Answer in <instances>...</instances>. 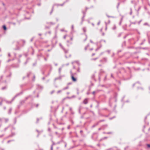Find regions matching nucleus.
<instances>
[{
  "mask_svg": "<svg viewBox=\"0 0 150 150\" xmlns=\"http://www.w3.org/2000/svg\"><path fill=\"white\" fill-rule=\"evenodd\" d=\"M20 93H18V94H16L13 98L10 101H7V100H5V101L7 103H8V104H11V103L15 99V98L17 96H18L19 95H20Z\"/></svg>",
  "mask_w": 150,
  "mask_h": 150,
  "instance_id": "nucleus-1",
  "label": "nucleus"
},
{
  "mask_svg": "<svg viewBox=\"0 0 150 150\" xmlns=\"http://www.w3.org/2000/svg\"><path fill=\"white\" fill-rule=\"evenodd\" d=\"M70 74L71 76V79L72 81L74 82H76L77 81V79L74 76V74L72 73L71 71H70Z\"/></svg>",
  "mask_w": 150,
  "mask_h": 150,
  "instance_id": "nucleus-2",
  "label": "nucleus"
},
{
  "mask_svg": "<svg viewBox=\"0 0 150 150\" xmlns=\"http://www.w3.org/2000/svg\"><path fill=\"white\" fill-rule=\"evenodd\" d=\"M11 67L13 68H18L19 67V64H12L11 65Z\"/></svg>",
  "mask_w": 150,
  "mask_h": 150,
  "instance_id": "nucleus-3",
  "label": "nucleus"
},
{
  "mask_svg": "<svg viewBox=\"0 0 150 150\" xmlns=\"http://www.w3.org/2000/svg\"><path fill=\"white\" fill-rule=\"evenodd\" d=\"M88 103V99L86 98L83 101V103L85 104H87Z\"/></svg>",
  "mask_w": 150,
  "mask_h": 150,
  "instance_id": "nucleus-4",
  "label": "nucleus"
},
{
  "mask_svg": "<svg viewBox=\"0 0 150 150\" xmlns=\"http://www.w3.org/2000/svg\"><path fill=\"white\" fill-rule=\"evenodd\" d=\"M15 133L14 132H11V134L8 136V137H12L15 135Z\"/></svg>",
  "mask_w": 150,
  "mask_h": 150,
  "instance_id": "nucleus-5",
  "label": "nucleus"
},
{
  "mask_svg": "<svg viewBox=\"0 0 150 150\" xmlns=\"http://www.w3.org/2000/svg\"><path fill=\"white\" fill-rule=\"evenodd\" d=\"M62 50L64 51L65 53H68V50H66L64 48H63Z\"/></svg>",
  "mask_w": 150,
  "mask_h": 150,
  "instance_id": "nucleus-6",
  "label": "nucleus"
},
{
  "mask_svg": "<svg viewBox=\"0 0 150 150\" xmlns=\"http://www.w3.org/2000/svg\"><path fill=\"white\" fill-rule=\"evenodd\" d=\"M7 88V86H5L2 87L1 88V90H3L5 89H6Z\"/></svg>",
  "mask_w": 150,
  "mask_h": 150,
  "instance_id": "nucleus-7",
  "label": "nucleus"
},
{
  "mask_svg": "<svg viewBox=\"0 0 150 150\" xmlns=\"http://www.w3.org/2000/svg\"><path fill=\"white\" fill-rule=\"evenodd\" d=\"M105 121V120H100L97 123H96V125H98V124H99V123L100 122H103V121Z\"/></svg>",
  "mask_w": 150,
  "mask_h": 150,
  "instance_id": "nucleus-8",
  "label": "nucleus"
},
{
  "mask_svg": "<svg viewBox=\"0 0 150 150\" xmlns=\"http://www.w3.org/2000/svg\"><path fill=\"white\" fill-rule=\"evenodd\" d=\"M107 138H108V137H105L103 138H101V139H100V140L99 141L100 142L103 140H104V139H107Z\"/></svg>",
  "mask_w": 150,
  "mask_h": 150,
  "instance_id": "nucleus-9",
  "label": "nucleus"
},
{
  "mask_svg": "<svg viewBox=\"0 0 150 150\" xmlns=\"http://www.w3.org/2000/svg\"><path fill=\"white\" fill-rule=\"evenodd\" d=\"M31 96L30 95H29V96H28L27 97H26L25 98V100H27L29 98H31Z\"/></svg>",
  "mask_w": 150,
  "mask_h": 150,
  "instance_id": "nucleus-10",
  "label": "nucleus"
},
{
  "mask_svg": "<svg viewBox=\"0 0 150 150\" xmlns=\"http://www.w3.org/2000/svg\"><path fill=\"white\" fill-rule=\"evenodd\" d=\"M31 74V72H28L27 74V77H29L30 76V75Z\"/></svg>",
  "mask_w": 150,
  "mask_h": 150,
  "instance_id": "nucleus-11",
  "label": "nucleus"
},
{
  "mask_svg": "<svg viewBox=\"0 0 150 150\" xmlns=\"http://www.w3.org/2000/svg\"><path fill=\"white\" fill-rule=\"evenodd\" d=\"M3 28L4 30H6L7 29V28L6 26L5 25H4L3 26Z\"/></svg>",
  "mask_w": 150,
  "mask_h": 150,
  "instance_id": "nucleus-12",
  "label": "nucleus"
},
{
  "mask_svg": "<svg viewBox=\"0 0 150 150\" xmlns=\"http://www.w3.org/2000/svg\"><path fill=\"white\" fill-rule=\"evenodd\" d=\"M104 62H106L107 61V59L106 58H104L102 59Z\"/></svg>",
  "mask_w": 150,
  "mask_h": 150,
  "instance_id": "nucleus-13",
  "label": "nucleus"
},
{
  "mask_svg": "<svg viewBox=\"0 0 150 150\" xmlns=\"http://www.w3.org/2000/svg\"><path fill=\"white\" fill-rule=\"evenodd\" d=\"M0 100H1V101L0 102V105L1 106L2 104V102L3 101V100L1 98H0Z\"/></svg>",
  "mask_w": 150,
  "mask_h": 150,
  "instance_id": "nucleus-14",
  "label": "nucleus"
},
{
  "mask_svg": "<svg viewBox=\"0 0 150 150\" xmlns=\"http://www.w3.org/2000/svg\"><path fill=\"white\" fill-rule=\"evenodd\" d=\"M3 119L4 120L6 123L7 122L8 120V119L7 118H3Z\"/></svg>",
  "mask_w": 150,
  "mask_h": 150,
  "instance_id": "nucleus-15",
  "label": "nucleus"
},
{
  "mask_svg": "<svg viewBox=\"0 0 150 150\" xmlns=\"http://www.w3.org/2000/svg\"><path fill=\"white\" fill-rule=\"evenodd\" d=\"M82 30L84 32H86V28L85 27H84L83 28Z\"/></svg>",
  "mask_w": 150,
  "mask_h": 150,
  "instance_id": "nucleus-16",
  "label": "nucleus"
},
{
  "mask_svg": "<svg viewBox=\"0 0 150 150\" xmlns=\"http://www.w3.org/2000/svg\"><path fill=\"white\" fill-rule=\"evenodd\" d=\"M9 127V125L8 126L6 127L5 128L4 130V132H5L6 130Z\"/></svg>",
  "mask_w": 150,
  "mask_h": 150,
  "instance_id": "nucleus-17",
  "label": "nucleus"
},
{
  "mask_svg": "<svg viewBox=\"0 0 150 150\" xmlns=\"http://www.w3.org/2000/svg\"><path fill=\"white\" fill-rule=\"evenodd\" d=\"M107 126H108L107 125H104L102 126V128H103L104 129L105 128L107 127Z\"/></svg>",
  "mask_w": 150,
  "mask_h": 150,
  "instance_id": "nucleus-18",
  "label": "nucleus"
},
{
  "mask_svg": "<svg viewBox=\"0 0 150 150\" xmlns=\"http://www.w3.org/2000/svg\"><path fill=\"white\" fill-rule=\"evenodd\" d=\"M11 110H12V108H10L8 110V113L9 114H10L11 113Z\"/></svg>",
  "mask_w": 150,
  "mask_h": 150,
  "instance_id": "nucleus-19",
  "label": "nucleus"
},
{
  "mask_svg": "<svg viewBox=\"0 0 150 150\" xmlns=\"http://www.w3.org/2000/svg\"><path fill=\"white\" fill-rule=\"evenodd\" d=\"M54 7L52 6V9L51 12L50 13V14H51L52 13V12L53 11V10H54Z\"/></svg>",
  "mask_w": 150,
  "mask_h": 150,
  "instance_id": "nucleus-20",
  "label": "nucleus"
},
{
  "mask_svg": "<svg viewBox=\"0 0 150 150\" xmlns=\"http://www.w3.org/2000/svg\"><path fill=\"white\" fill-rule=\"evenodd\" d=\"M98 57H96V58H92L91 59V60L92 61H96V60H97V59H98Z\"/></svg>",
  "mask_w": 150,
  "mask_h": 150,
  "instance_id": "nucleus-21",
  "label": "nucleus"
},
{
  "mask_svg": "<svg viewBox=\"0 0 150 150\" xmlns=\"http://www.w3.org/2000/svg\"><path fill=\"white\" fill-rule=\"evenodd\" d=\"M60 6L59 5V4H54L53 5V6L54 7V6Z\"/></svg>",
  "mask_w": 150,
  "mask_h": 150,
  "instance_id": "nucleus-22",
  "label": "nucleus"
},
{
  "mask_svg": "<svg viewBox=\"0 0 150 150\" xmlns=\"http://www.w3.org/2000/svg\"><path fill=\"white\" fill-rule=\"evenodd\" d=\"M35 75H33V79H32L33 81H35Z\"/></svg>",
  "mask_w": 150,
  "mask_h": 150,
  "instance_id": "nucleus-23",
  "label": "nucleus"
},
{
  "mask_svg": "<svg viewBox=\"0 0 150 150\" xmlns=\"http://www.w3.org/2000/svg\"><path fill=\"white\" fill-rule=\"evenodd\" d=\"M86 12V11H82V13H83V16H85Z\"/></svg>",
  "mask_w": 150,
  "mask_h": 150,
  "instance_id": "nucleus-24",
  "label": "nucleus"
},
{
  "mask_svg": "<svg viewBox=\"0 0 150 150\" xmlns=\"http://www.w3.org/2000/svg\"><path fill=\"white\" fill-rule=\"evenodd\" d=\"M122 34V33H120L118 35V37H120Z\"/></svg>",
  "mask_w": 150,
  "mask_h": 150,
  "instance_id": "nucleus-25",
  "label": "nucleus"
},
{
  "mask_svg": "<svg viewBox=\"0 0 150 150\" xmlns=\"http://www.w3.org/2000/svg\"><path fill=\"white\" fill-rule=\"evenodd\" d=\"M112 133H113L112 132H107L106 133V134H112Z\"/></svg>",
  "mask_w": 150,
  "mask_h": 150,
  "instance_id": "nucleus-26",
  "label": "nucleus"
},
{
  "mask_svg": "<svg viewBox=\"0 0 150 150\" xmlns=\"http://www.w3.org/2000/svg\"><path fill=\"white\" fill-rule=\"evenodd\" d=\"M130 15H132V9L131 8H130Z\"/></svg>",
  "mask_w": 150,
  "mask_h": 150,
  "instance_id": "nucleus-27",
  "label": "nucleus"
},
{
  "mask_svg": "<svg viewBox=\"0 0 150 150\" xmlns=\"http://www.w3.org/2000/svg\"><path fill=\"white\" fill-rule=\"evenodd\" d=\"M68 88H69L68 86H67L66 87L64 88L63 89V90H65L66 89H68Z\"/></svg>",
  "mask_w": 150,
  "mask_h": 150,
  "instance_id": "nucleus-28",
  "label": "nucleus"
},
{
  "mask_svg": "<svg viewBox=\"0 0 150 150\" xmlns=\"http://www.w3.org/2000/svg\"><path fill=\"white\" fill-rule=\"evenodd\" d=\"M116 27L115 25H114L113 26V27L112 28V29L113 30H115L116 29Z\"/></svg>",
  "mask_w": 150,
  "mask_h": 150,
  "instance_id": "nucleus-29",
  "label": "nucleus"
},
{
  "mask_svg": "<svg viewBox=\"0 0 150 150\" xmlns=\"http://www.w3.org/2000/svg\"><path fill=\"white\" fill-rule=\"evenodd\" d=\"M59 46H60V47H61V48H62V49H63V48H64L62 46V45L61 44V43H60L59 44Z\"/></svg>",
  "mask_w": 150,
  "mask_h": 150,
  "instance_id": "nucleus-30",
  "label": "nucleus"
},
{
  "mask_svg": "<svg viewBox=\"0 0 150 150\" xmlns=\"http://www.w3.org/2000/svg\"><path fill=\"white\" fill-rule=\"evenodd\" d=\"M99 62H101V63H103L104 62L103 61V60H102V59L100 60Z\"/></svg>",
  "mask_w": 150,
  "mask_h": 150,
  "instance_id": "nucleus-31",
  "label": "nucleus"
},
{
  "mask_svg": "<svg viewBox=\"0 0 150 150\" xmlns=\"http://www.w3.org/2000/svg\"><path fill=\"white\" fill-rule=\"evenodd\" d=\"M145 41V39H144L143 40V41L141 43H140V45H142V44H144V42Z\"/></svg>",
  "mask_w": 150,
  "mask_h": 150,
  "instance_id": "nucleus-32",
  "label": "nucleus"
},
{
  "mask_svg": "<svg viewBox=\"0 0 150 150\" xmlns=\"http://www.w3.org/2000/svg\"><path fill=\"white\" fill-rule=\"evenodd\" d=\"M100 48V47H98L97 48V49H96L95 50L96 51H97Z\"/></svg>",
  "mask_w": 150,
  "mask_h": 150,
  "instance_id": "nucleus-33",
  "label": "nucleus"
},
{
  "mask_svg": "<svg viewBox=\"0 0 150 150\" xmlns=\"http://www.w3.org/2000/svg\"><path fill=\"white\" fill-rule=\"evenodd\" d=\"M54 92V90H53L51 92H50V94H52Z\"/></svg>",
  "mask_w": 150,
  "mask_h": 150,
  "instance_id": "nucleus-34",
  "label": "nucleus"
},
{
  "mask_svg": "<svg viewBox=\"0 0 150 150\" xmlns=\"http://www.w3.org/2000/svg\"><path fill=\"white\" fill-rule=\"evenodd\" d=\"M48 130L49 132H51V129L49 127L48 128Z\"/></svg>",
  "mask_w": 150,
  "mask_h": 150,
  "instance_id": "nucleus-35",
  "label": "nucleus"
},
{
  "mask_svg": "<svg viewBox=\"0 0 150 150\" xmlns=\"http://www.w3.org/2000/svg\"><path fill=\"white\" fill-rule=\"evenodd\" d=\"M85 16H83L82 17V21H83V18L85 17Z\"/></svg>",
  "mask_w": 150,
  "mask_h": 150,
  "instance_id": "nucleus-36",
  "label": "nucleus"
},
{
  "mask_svg": "<svg viewBox=\"0 0 150 150\" xmlns=\"http://www.w3.org/2000/svg\"><path fill=\"white\" fill-rule=\"evenodd\" d=\"M144 25H148V23H144Z\"/></svg>",
  "mask_w": 150,
  "mask_h": 150,
  "instance_id": "nucleus-37",
  "label": "nucleus"
},
{
  "mask_svg": "<svg viewBox=\"0 0 150 150\" xmlns=\"http://www.w3.org/2000/svg\"><path fill=\"white\" fill-rule=\"evenodd\" d=\"M65 3V2H64V3H63V4H59V5H60V6H63L64 5V4Z\"/></svg>",
  "mask_w": 150,
  "mask_h": 150,
  "instance_id": "nucleus-38",
  "label": "nucleus"
},
{
  "mask_svg": "<svg viewBox=\"0 0 150 150\" xmlns=\"http://www.w3.org/2000/svg\"><path fill=\"white\" fill-rule=\"evenodd\" d=\"M53 145H51V146L50 150H53Z\"/></svg>",
  "mask_w": 150,
  "mask_h": 150,
  "instance_id": "nucleus-39",
  "label": "nucleus"
},
{
  "mask_svg": "<svg viewBox=\"0 0 150 150\" xmlns=\"http://www.w3.org/2000/svg\"><path fill=\"white\" fill-rule=\"evenodd\" d=\"M123 16H122L121 17V20H120V21H122V20H123Z\"/></svg>",
  "mask_w": 150,
  "mask_h": 150,
  "instance_id": "nucleus-40",
  "label": "nucleus"
},
{
  "mask_svg": "<svg viewBox=\"0 0 150 150\" xmlns=\"http://www.w3.org/2000/svg\"><path fill=\"white\" fill-rule=\"evenodd\" d=\"M106 16L108 18H110V17L113 18V17H112V16H109L107 14H106Z\"/></svg>",
  "mask_w": 150,
  "mask_h": 150,
  "instance_id": "nucleus-41",
  "label": "nucleus"
},
{
  "mask_svg": "<svg viewBox=\"0 0 150 150\" xmlns=\"http://www.w3.org/2000/svg\"><path fill=\"white\" fill-rule=\"evenodd\" d=\"M3 75H2L1 76H0V79H1V80H2L3 79Z\"/></svg>",
  "mask_w": 150,
  "mask_h": 150,
  "instance_id": "nucleus-42",
  "label": "nucleus"
},
{
  "mask_svg": "<svg viewBox=\"0 0 150 150\" xmlns=\"http://www.w3.org/2000/svg\"><path fill=\"white\" fill-rule=\"evenodd\" d=\"M61 91H62L61 90H59L57 91V93H60L61 92Z\"/></svg>",
  "mask_w": 150,
  "mask_h": 150,
  "instance_id": "nucleus-43",
  "label": "nucleus"
},
{
  "mask_svg": "<svg viewBox=\"0 0 150 150\" xmlns=\"http://www.w3.org/2000/svg\"><path fill=\"white\" fill-rule=\"evenodd\" d=\"M24 55L25 57H27L28 55V54L27 53H25L24 54Z\"/></svg>",
  "mask_w": 150,
  "mask_h": 150,
  "instance_id": "nucleus-44",
  "label": "nucleus"
},
{
  "mask_svg": "<svg viewBox=\"0 0 150 150\" xmlns=\"http://www.w3.org/2000/svg\"><path fill=\"white\" fill-rule=\"evenodd\" d=\"M96 92V91H93L92 93L94 95Z\"/></svg>",
  "mask_w": 150,
  "mask_h": 150,
  "instance_id": "nucleus-45",
  "label": "nucleus"
},
{
  "mask_svg": "<svg viewBox=\"0 0 150 150\" xmlns=\"http://www.w3.org/2000/svg\"><path fill=\"white\" fill-rule=\"evenodd\" d=\"M88 47L86 46L85 47V50H87Z\"/></svg>",
  "mask_w": 150,
  "mask_h": 150,
  "instance_id": "nucleus-46",
  "label": "nucleus"
},
{
  "mask_svg": "<svg viewBox=\"0 0 150 150\" xmlns=\"http://www.w3.org/2000/svg\"><path fill=\"white\" fill-rule=\"evenodd\" d=\"M8 56L9 57H10L11 56V54L10 53H8Z\"/></svg>",
  "mask_w": 150,
  "mask_h": 150,
  "instance_id": "nucleus-47",
  "label": "nucleus"
},
{
  "mask_svg": "<svg viewBox=\"0 0 150 150\" xmlns=\"http://www.w3.org/2000/svg\"><path fill=\"white\" fill-rule=\"evenodd\" d=\"M37 123H38V121H39V118H37Z\"/></svg>",
  "mask_w": 150,
  "mask_h": 150,
  "instance_id": "nucleus-48",
  "label": "nucleus"
},
{
  "mask_svg": "<svg viewBox=\"0 0 150 150\" xmlns=\"http://www.w3.org/2000/svg\"><path fill=\"white\" fill-rule=\"evenodd\" d=\"M66 36H67V35H64V37H63L64 38V39H65L66 38Z\"/></svg>",
  "mask_w": 150,
  "mask_h": 150,
  "instance_id": "nucleus-49",
  "label": "nucleus"
},
{
  "mask_svg": "<svg viewBox=\"0 0 150 150\" xmlns=\"http://www.w3.org/2000/svg\"><path fill=\"white\" fill-rule=\"evenodd\" d=\"M83 132V131L82 130H81L80 131V133H81V134H82V133Z\"/></svg>",
  "mask_w": 150,
  "mask_h": 150,
  "instance_id": "nucleus-50",
  "label": "nucleus"
},
{
  "mask_svg": "<svg viewBox=\"0 0 150 150\" xmlns=\"http://www.w3.org/2000/svg\"><path fill=\"white\" fill-rule=\"evenodd\" d=\"M97 125H96H96H93V126H92V127H95Z\"/></svg>",
  "mask_w": 150,
  "mask_h": 150,
  "instance_id": "nucleus-51",
  "label": "nucleus"
},
{
  "mask_svg": "<svg viewBox=\"0 0 150 150\" xmlns=\"http://www.w3.org/2000/svg\"><path fill=\"white\" fill-rule=\"evenodd\" d=\"M67 42L68 43H70V44H72V42H69V40H67Z\"/></svg>",
  "mask_w": 150,
  "mask_h": 150,
  "instance_id": "nucleus-52",
  "label": "nucleus"
},
{
  "mask_svg": "<svg viewBox=\"0 0 150 150\" xmlns=\"http://www.w3.org/2000/svg\"><path fill=\"white\" fill-rule=\"evenodd\" d=\"M96 102L98 104V106H99V102L98 101H96Z\"/></svg>",
  "mask_w": 150,
  "mask_h": 150,
  "instance_id": "nucleus-53",
  "label": "nucleus"
},
{
  "mask_svg": "<svg viewBox=\"0 0 150 150\" xmlns=\"http://www.w3.org/2000/svg\"><path fill=\"white\" fill-rule=\"evenodd\" d=\"M147 146L149 147H150V144H147Z\"/></svg>",
  "mask_w": 150,
  "mask_h": 150,
  "instance_id": "nucleus-54",
  "label": "nucleus"
},
{
  "mask_svg": "<svg viewBox=\"0 0 150 150\" xmlns=\"http://www.w3.org/2000/svg\"><path fill=\"white\" fill-rule=\"evenodd\" d=\"M22 41L24 44L25 43V40H22Z\"/></svg>",
  "mask_w": 150,
  "mask_h": 150,
  "instance_id": "nucleus-55",
  "label": "nucleus"
},
{
  "mask_svg": "<svg viewBox=\"0 0 150 150\" xmlns=\"http://www.w3.org/2000/svg\"><path fill=\"white\" fill-rule=\"evenodd\" d=\"M77 71L78 72H80V68H78V69H77Z\"/></svg>",
  "mask_w": 150,
  "mask_h": 150,
  "instance_id": "nucleus-56",
  "label": "nucleus"
},
{
  "mask_svg": "<svg viewBox=\"0 0 150 150\" xmlns=\"http://www.w3.org/2000/svg\"><path fill=\"white\" fill-rule=\"evenodd\" d=\"M20 49V48L19 47H18L15 50H19Z\"/></svg>",
  "mask_w": 150,
  "mask_h": 150,
  "instance_id": "nucleus-57",
  "label": "nucleus"
},
{
  "mask_svg": "<svg viewBox=\"0 0 150 150\" xmlns=\"http://www.w3.org/2000/svg\"><path fill=\"white\" fill-rule=\"evenodd\" d=\"M95 55V53H93L92 55V56H93L94 55Z\"/></svg>",
  "mask_w": 150,
  "mask_h": 150,
  "instance_id": "nucleus-58",
  "label": "nucleus"
},
{
  "mask_svg": "<svg viewBox=\"0 0 150 150\" xmlns=\"http://www.w3.org/2000/svg\"><path fill=\"white\" fill-rule=\"evenodd\" d=\"M36 64V63H35L33 64V65L34 66H35Z\"/></svg>",
  "mask_w": 150,
  "mask_h": 150,
  "instance_id": "nucleus-59",
  "label": "nucleus"
},
{
  "mask_svg": "<svg viewBox=\"0 0 150 150\" xmlns=\"http://www.w3.org/2000/svg\"><path fill=\"white\" fill-rule=\"evenodd\" d=\"M25 100H22L21 102V103H23L25 102Z\"/></svg>",
  "mask_w": 150,
  "mask_h": 150,
  "instance_id": "nucleus-60",
  "label": "nucleus"
},
{
  "mask_svg": "<svg viewBox=\"0 0 150 150\" xmlns=\"http://www.w3.org/2000/svg\"><path fill=\"white\" fill-rule=\"evenodd\" d=\"M89 46V44H87V45L86 46L88 48Z\"/></svg>",
  "mask_w": 150,
  "mask_h": 150,
  "instance_id": "nucleus-61",
  "label": "nucleus"
},
{
  "mask_svg": "<svg viewBox=\"0 0 150 150\" xmlns=\"http://www.w3.org/2000/svg\"><path fill=\"white\" fill-rule=\"evenodd\" d=\"M122 22V21H120V23H119V24L120 25H121Z\"/></svg>",
  "mask_w": 150,
  "mask_h": 150,
  "instance_id": "nucleus-62",
  "label": "nucleus"
},
{
  "mask_svg": "<svg viewBox=\"0 0 150 150\" xmlns=\"http://www.w3.org/2000/svg\"><path fill=\"white\" fill-rule=\"evenodd\" d=\"M100 21H99L97 23V25H99V24H100Z\"/></svg>",
  "mask_w": 150,
  "mask_h": 150,
  "instance_id": "nucleus-63",
  "label": "nucleus"
},
{
  "mask_svg": "<svg viewBox=\"0 0 150 150\" xmlns=\"http://www.w3.org/2000/svg\"><path fill=\"white\" fill-rule=\"evenodd\" d=\"M44 60L45 61H47V59L45 57H44Z\"/></svg>",
  "mask_w": 150,
  "mask_h": 150,
  "instance_id": "nucleus-64",
  "label": "nucleus"
}]
</instances>
